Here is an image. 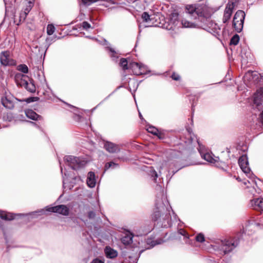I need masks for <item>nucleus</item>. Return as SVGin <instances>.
Segmentation results:
<instances>
[{
    "label": "nucleus",
    "instance_id": "10",
    "mask_svg": "<svg viewBox=\"0 0 263 263\" xmlns=\"http://www.w3.org/2000/svg\"><path fill=\"white\" fill-rule=\"evenodd\" d=\"M158 224H160L161 227L167 228L171 224V216L168 212L163 213L161 219L158 221Z\"/></svg>",
    "mask_w": 263,
    "mask_h": 263
},
{
    "label": "nucleus",
    "instance_id": "48",
    "mask_svg": "<svg viewBox=\"0 0 263 263\" xmlns=\"http://www.w3.org/2000/svg\"><path fill=\"white\" fill-rule=\"evenodd\" d=\"M260 77V74L256 72V80L257 81H258Z\"/></svg>",
    "mask_w": 263,
    "mask_h": 263
},
{
    "label": "nucleus",
    "instance_id": "18",
    "mask_svg": "<svg viewBox=\"0 0 263 263\" xmlns=\"http://www.w3.org/2000/svg\"><path fill=\"white\" fill-rule=\"evenodd\" d=\"M34 4L31 1L27 2V5L26 6L25 8L24 9V10L23 11H22L21 13V18H23V20H24L25 18L26 17L27 14L30 11L31 9L32 8Z\"/></svg>",
    "mask_w": 263,
    "mask_h": 263
},
{
    "label": "nucleus",
    "instance_id": "5",
    "mask_svg": "<svg viewBox=\"0 0 263 263\" xmlns=\"http://www.w3.org/2000/svg\"><path fill=\"white\" fill-rule=\"evenodd\" d=\"M130 69L132 70L133 73L136 76L145 74L146 73V67L137 62L130 63Z\"/></svg>",
    "mask_w": 263,
    "mask_h": 263
},
{
    "label": "nucleus",
    "instance_id": "36",
    "mask_svg": "<svg viewBox=\"0 0 263 263\" xmlns=\"http://www.w3.org/2000/svg\"><path fill=\"white\" fill-rule=\"evenodd\" d=\"M87 217L89 219H93L96 217V213L93 211H90L88 212Z\"/></svg>",
    "mask_w": 263,
    "mask_h": 263
},
{
    "label": "nucleus",
    "instance_id": "30",
    "mask_svg": "<svg viewBox=\"0 0 263 263\" xmlns=\"http://www.w3.org/2000/svg\"><path fill=\"white\" fill-rule=\"evenodd\" d=\"M55 31V27L52 24H48L47 27V33L48 35H52Z\"/></svg>",
    "mask_w": 263,
    "mask_h": 263
},
{
    "label": "nucleus",
    "instance_id": "29",
    "mask_svg": "<svg viewBox=\"0 0 263 263\" xmlns=\"http://www.w3.org/2000/svg\"><path fill=\"white\" fill-rule=\"evenodd\" d=\"M239 41V36L236 34L231 38L230 42V45H237Z\"/></svg>",
    "mask_w": 263,
    "mask_h": 263
},
{
    "label": "nucleus",
    "instance_id": "16",
    "mask_svg": "<svg viewBox=\"0 0 263 263\" xmlns=\"http://www.w3.org/2000/svg\"><path fill=\"white\" fill-rule=\"evenodd\" d=\"M104 253L107 258L113 259L118 255V252L116 250L113 249L109 246H106L104 249Z\"/></svg>",
    "mask_w": 263,
    "mask_h": 263
},
{
    "label": "nucleus",
    "instance_id": "17",
    "mask_svg": "<svg viewBox=\"0 0 263 263\" xmlns=\"http://www.w3.org/2000/svg\"><path fill=\"white\" fill-rule=\"evenodd\" d=\"M25 114L26 116L33 120H43V117L37 114L35 111H34L32 109H27L25 111Z\"/></svg>",
    "mask_w": 263,
    "mask_h": 263
},
{
    "label": "nucleus",
    "instance_id": "45",
    "mask_svg": "<svg viewBox=\"0 0 263 263\" xmlns=\"http://www.w3.org/2000/svg\"><path fill=\"white\" fill-rule=\"evenodd\" d=\"M151 176L152 177H154V180H156V178L158 177V174L155 171H153L151 172Z\"/></svg>",
    "mask_w": 263,
    "mask_h": 263
},
{
    "label": "nucleus",
    "instance_id": "52",
    "mask_svg": "<svg viewBox=\"0 0 263 263\" xmlns=\"http://www.w3.org/2000/svg\"><path fill=\"white\" fill-rule=\"evenodd\" d=\"M238 235H239L240 236L241 235V232H239Z\"/></svg>",
    "mask_w": 263,
    "mask_h": 263
},
{
    "label": "nucleus",
    "instance_id": "21",
    "mask_svg": "<svg viewBox=\"0 0 263 263\" xmlns=\"http://www.w3.org/2000/svg\"><path fill=\"white\" fill-rule=\"evenodd\" d=\"M0 218L5 220H12L15 218L13 214L8 213L5 211L0 212Z\"/></svg>",
    "mask_w": 263,
    "mask_h": 263
},
{
    "label": "nucleus",
    "instance_id": "24",
    "mask_svg": "<svg viewBox=\"0 0 263 263\" xmlns=\"http://www.w3.org/2000/svg\"><path fill=\"white\" fill-rule=\"evenodd\" d=\"M151 16L147 12H144L142 14L141 18L143 22L150 23L153 20Z\"/></svg>",
    "mask_w": 263,
    "mask_h": 263
},
{
    "label": "nucleus",
    "instance_id": "40",
    "mask_svg": "<svg viewBox=\"0 0 263 263\" xmlns=\"http://www.w3.org/2000/svg\"><path fill=\"white\" fill-rule=\"evenodd\" d=\"M82 2L86 5H90L92 3L96 2V0H82Z\"/></svg>",
    "mask_w": 263,
    "mask_h": 263
},
{
    "label": "nucleus",
    "instance_id": "19",
    "mask_svg": "<svg viewBox=\"0 0 263 263\" xmlns=\"http://www.w3.org/2000/svg\"><path fill=\"white\" fill-rule=\"evenodd\" d=\"M87 184L90 187H93L96 185L95 175L93 172L88 173L87 179Z\"/></svg>",
    "mask_w": 263,
    "mask_h": 263
},
{
    "label": "nucleus",
    "instance_id": "46",
    "mask_svg": "<svg viewBox=\"0 0 263 263\" xmlns=\"http://www.w3.org/2000/svg\"><path fill=\"white\" fill-rule=\"evenodd\" d=\"M106 49L109 50L111 53H112V55H113L114 54L116 53L115 50L112 49V48H110L109 47H107Z\"/></svg>",
    "mask_w": 263,
    "mask_h": 263
},
{
    "label": "nucleus",
    "instance_id": "32",
    "mask_svg": "<svg viewBox=\"0 0 263 263\" xmlns=\"http://www.w3.org/2000/svg\"><path fill=\"white\" fill-rule=\"evenodd\" d=\"M18 70L24 73H27L28 72V68L25 64H21L18 65Z\"/></svg>",
    "mask_w": 263,
    "mask_h": 263
},
{
    "label": "nucleus",
    "instance_id": "38",
    "mask_svg": "<svg viewBox=\"0 0 263 263\" xmlns=\"http://www.w3.org/2000/svg\"><path fill=\"white\" fill-rule=\"evenodd\" d=\"M124 243L129 244L132 242V238L128 237H125L122 240Z\"/></svg>",
    "mask_w": 263,
    "mask_h": 263
},
{
    "label": "nucleus",
    "instance_id": "37",
    "mask_svg": "<svg viewBox=\"0 0 263 263\" xmlns=\"http://www.w3.org/2000/svg\"><path fill=\"white\" fill-rule=\"evenodd\" d=\"M171 77L173 80L175 81H179L181 78L180 76L175 72H173Z\"/></svg>",
    "mask_w": 263,
    "mask_h": 263
},
{
    "label": "nucleus",
    "instance_id": "25",
    "mask_svg": "<svg viewBox=\"0 0 263 263\" xmlns=\"http://www.w3.org/2000/svg\"><path fill=\"white\" fill-rule=\"evenodd\" d=\"M16 100H17L19 102H26L27 103H30L33 102L37 101L40 98L37 97H29L25 99H18L17 98H15Z\"/></svg>",
    "mask_w": 263,
    "mask_h": 263
},
{
    "label": "nucleus",
    "instance_id": "34",
    "mask_svg": "<svg viewBox=\"0 0 263 263\" xmlns=\"http://www.w3.org/2000/svg\"><path fill=\"white\" fill-rule=\"evenodd\" d=\"M187 132H188L187 136H188L189 140H188V141H185V142L186 143L191 144L193 142V140H194V136H192L191 133L189 129H187Z\"/></svg>",
    "mask_w": 263,
    "mask_h": 263
},
{
    "label": "nucleus",
    "instance_id": "8",
    "mask_svg": "<svg viewBox=\"0 0 263 263\" xmlns=\"http://www.w3.org/2000/svg\"><path fill=\"white\" fill-rule=\"evenodd\" d=\"M234 8V3L228 4L224 9V14L222 18L223 23H227L230 19Z\"/></svg>",
    "mask_w": 263,
    "mask_h": 263
},
{
    "label": "nucleus",
    "instance_id": "26",
    "mask_svg": "<svg viewBox=\"0 0 263 263\" xmlns=\"http://www.w3.org/2000/svg\"><path fill=\"white\" fill-rule=\"evenodd\" d=\"M178 14L177 13H173L170 16V22L172 23L175 26H177L179 23L178 21Z\"/></svg>",
    "mask_w": 263,
    "mask_h": 263
},
{
    "label": "nucleus",
    "instance_id": "49",
    "mask_svg": "<svg viewBox=\"0 0 263 263\" xmlns=\"http://www.w3.org/2000/svg\"><path fill=\"white\" fill-rule=\"evenodd\" d=\"M139 117H140V118L141 119H143V117H142V116L140 112H139Z\"/></svg>",
    "mask_w": 263,
    "mask_h": 263
},
{
    "label": "nucleus",
    "instance_id": "2",
    "mask_svg": "<svg viewBox=\"0 0 263 263\" xmlns=\"http://www.w3.org/2000/svg\"><path fill=\"white\" fill-rule=\"evenodd\" d=\"M245 13L242 10H238L235 14L232 26L236 31L239 33L243 28Z\"/></svg>",
    "mask_w": 263,
    "mask_h": 263
},
{
    "label": "nucleus",
    "instance_id": "11",
    "mask_svg": "<svg viewBox=\"0 0 263 263\" xmlns=\"http://www.w3.org/2000/svg\"><path fill=\"white\" fill-rule=\"evenodd\" d=\"M1 102L6 108L12 110L14 108V103L13 100L8 96L5 95L1 98Z\"/></svg>",
    "mask_w": 263,
    "mask_h": 263
},
{
    "label": "nucleus",
    "instance_id": "33",
    "mask_svg": "<svg viewBox=\"0 0 263 263\" xmlns=\"http://www.w3.org/2000/svg\"><path fill=\"white\" fill-rule=\"evenodd\" d=\"M195 240L197 242L202 243L205 241L204 235L200 233L196 236Z\"/></svg>",
    "mask_w": 263,
    "mask_h": 263
},
{
    "label": "nucleus",
    "instance_id": "53",
    "mask_svg": "<svg viewBox=\"0 0 263 263\" xmlns=\"http://www.w3.org/2000/svg\"><path fill=\"white\" fill-rule=\"evenodd\" d=\"M172 28H173V27H171V28H170V29H172Z\"/></svg>",
    "mask_w": 263,
    "mask_h": 263
},
{
    "label": "nucleus",
    "instance_id": "51",
    "mask_svg": "<svg viewBox=\"0 0 263 263\" xmlns=\"http://www.w3.org/2000/svg\"><path fill=\"white\" fill-rule=\"evenodd\" d=\"M197 142H198V144L200 145L199 142H198V140H197Z\"/></svg>",
    "mask_w": 263,
    "mask_h": 263
},
{
    "label": "nucleus",
    "instance_id": "43",
    "mask_svg": "<svg viewBox=\"0 0 263 263\" xmlns=\"http://www.w3.org/2000/svg\"><path fill=\"white\" fill-rule=\"evenodd\" d=\"M164 241L162 238H158L155 240V243H154L153 245H160Z\"/></svg>",
    "mask_w": 263,
    "mask_h": 263
},
{
    "label": "nucleus",
    "instance_id": "1",
    "mask_svg": "<svg viewBox=\"0 0 263 263\" xmlns=\"http://www.w3.org/2000/svg\"><path fill=\"white\" fill-rule=\"evenodd\" d=\"M205 6L200 5H187L185 7V12L191 20L194 22H191L183 18L181 20V25L184 27H196L198 25V23H205L209 14L206 12Z\"/></svg>",
    "mask_w": 263,
    "mask_h": 263
},
{
    "label": "nucleus",
    "instance_id": "3",
    "mask_svg": "<svg viewBox=\"0 0 263 263\" xmlns=\"http://www.w3.org/2000/svg\"><path fill=\"white\" fill-rule=\"evenodd\" d=\"M238 239L239 238L238 237L232 239L221 240L220 249L223 251L224 254L230 253L238 246Z\"/></svg>",
    "mask_w": 263,
    "mask_h": 263
},
{
    "label": "nucleus",
    "instance_id": "35",
    "mask_svg": "<svg viewBox=\"0 0 263 263\" xmlns=\"http://www.w3.org/2000/svg\"><path fill=\"white\" fill-rule=\"evenodd\" d=\"M82 26L84 30H87L91 27V25L86 21H84L82 23Z\"/></svg>",
    "mask_w": 263,
    "mask_h": 263
},
{
    "label": "nucleus",
    "instance_id": "20",
    "mask_svg": "<svg viewBox=\"0 0 263 263\" xmlns=\"http://www.w3.org/2000/svg\"><path fill=\"white\" fill-rule=\"evenodd\" d=\"M252 202L254 209L263 211V198H256L253 200Z\"/></svg>",
    "mask_w": 263,
    "mask_h": 263
},
{
    "label": "nucleus",
    "instance_id": "9",
    "mask_svg": "<svg viewBox=\"0 0 263 263\" xmlns=\"http://www.w3.org/2000/svg\"><path fill=\"white\" fill-rule=\"evenodd\" d=\"M253 101L257 108L258 110H261L262 109L261 104L263 102V90L262 89L257 90L254 94Z\"/></svg>",
    "mask_w": 263,
    "mask_h": 263
},
{
    "label": "nucleus",
    "instance_id": "50",
    "mask_svg": "<svg viewBox=\"0 0 263 263\" xmlns=\"http://www.w3.org/2000/svg\"><path fill=\"white\" fill-rule=\"evenodd\" d=\"M237 180H238L239 181H240L241 180V179L239 177H238L237 178Z\"/></svg>",
    "mask_w": 263,
    "mask_h": 263
},
{
    "label": "nucleus",
    "instance_id": "15",
    "mask_svg": "<svg viewBox=\"0 0 263 263\" xmlns=\"http://www.w3.org/2000/svg\"><path fill=\"white\" fill-rule=\"evenodd\" d=\"M105 149L110 153L118 152L120 150L118 146L113 143L107 142L104 144Z\"/></svg>",
    "mask_w": 263,
    "mask_h": 263
},
{
    "label": "nucleus",
    "instance_id": "6",
    "mask_svg": "<svg viewBox=\"0 0 263 263\" xmlns=\"http://www.w3.org/2000/svg\"><path fill=\"white\" fill-rule=\"evenodd\" d=\"M46 210L48 212L59 213L64 216H68L69 213V208L63 204L48 208Z\"/></svg>",
    "mask_w": 263,
    "mask_h": 263
},
{
    "label": "nucleus",
    "instance_id": "12",
    "mask_svg": "<svg viewBox=\"0 0 263 263\" xmlns=\"http://www.w3.org/2000/svg\"><path fill=\"white\" fill-rule=\"evenodd\" d=\"M20 85L21 86L25 87L27 91L31 93H34L36 91L35 86L33 80L32 79L30 81V82H28L25 80L21 79Z\"/></svg>",
    "mask_w": 263,
    "mask_h": 263
},
{
    "label": "nucleus",
    "instance_id": "41",
    "mask_svg": "<svg viewBox=\"0 0 263 263\" xmlns=\"http://www.w3.org/2000/svg\"><path fill=\"white\" fill-rule=\"evenodd\" d=\"M90 263H104V260L100 259L98 258L93 259Z\"/></svg>",
    "mask_w": 263,
    "mask_h": 263
},
{
    "label": "nucleus",
    "instance_id": "22",
    "mask_svg": "<svg viewBox=\"0 0 263 263\" xmlns=\"http://www.w3.org/2000/svg\"><path fill=\"white\" fill-rule=\"evenodd\" d=\"M199 152L200 153L202 158L206 161L213 163H215L216 162H218V160L213 158L210 154L205 153L202 155L200 150H199Z\"/></svg>",
    "mask_w": 263,
    "mask_h": 263
},
{
    "label": "nucleus",
    "instance_id": "44",
    "mask_svg": "<svg viewBox=\"0 0 263 263\" xmlns=\"http://www.w3.org/2000/svg\"><path fill=\"white\" fill-rule=\"evenodd\" d=\"M179 231L180 234L184 236L186 238H188V234L184 230L180 229Z\"/></svg>",
    "mask_w": 263,
    "mask_h": 263
},
{
    "label": "nucleus",
    "instance_id": "7",
    "mask_svg": "<svg viewBox=\"0 0 263 263\" xmlns=\"http://www.w3.org/2000/svg\"><path fill=\"white\" fill-rule=\"evenodd\" d=\"M238 164L245 174H249L250 172V168L249 167V162L246 155L241 156L238 159Z\"/></svg>",
    "mask_w": 263,
    "mask_h": 263
},
{
    "label": "nucleus",
    "instance_id": "27",
    "mask_svg": "<svg viewBox=\"0 0 263 263\" xmlns=\"http://www.w3.org/2000/svg\"><path fill=\"white\" fill-rule=\"evenodd\" d=\"M118 166V164L114 162H107L105 164L104 166V170L106 171L109 168H111L112 169L115 168Z\"/></svg>",
    "mask_w": 263,
    "mask_h": 263
},
{
    "label": "nucleus",
    "instance_id": "13",
    "mask_svg": "<svg viewBox=\"0 0 263 263\" xmlns=\"http://www.w3.org/2000/svg\"><path fill=\"white\" fill-rule=\"evenodd\" d=\"M165 209V208L164 205H162L160 209L159 208L156 207L152 215V220L153 221H157L158 223L160 219H161V216L163 214L162 213V210H164Z\"/></svg>",
    "mask_w": 263,
    "mask_h": 263
},
{
    "label": "nucleus",
    "instance_id": "4",
    "mask_svg": "<svg viewBox=\"0 0 263 263\" xmlns=\"http://www.w3.org/2000/svg\"><path fill=\"white\" fill-rule=\"evenodd\" d=\"M64 161L68 165L74 170H77L83 167L85 164L84 161L81 160L79 157L73 156H66L64 157Z\"/></svg>",
    "mask_w": 263,
    "mask_h": 263
},
{
    "label": "nucleus",
    "instance_id": "31",
    "mask_svg": "<svg viewBox=\"0 0 263 263\" xmlns=\"http://www.w3.org/2000/svg\"><path fill=\"white\" fill-rule=\"evenodd\" d=\"M147 130L148 133H150L153 134L154 135L156 136V135H157V133L159 130H158V129H157V128H156L154 126H149L147 127Z\"/></svg>",
    "mask_w": 263,
    "mask_h": 263
},
{
    "label": "nucleus",
    "instance_id": "42",
    "mask_svg": "<svg viewBox=\"0 0 263 263\" xmlns=\"http://www.w3.org/2000/svg\"><path fill=\"white\" fill-rule=\"evenodd\" d=\"M147 244L150 245L151 247H153L155 245H153L154 243H155V240H153L151 239H147Z\"/></svg>",
    "mask_w": 263,
    "mask_h": 263
},
{
    "label": "nucleus",
    "instance_id": "39",
    "mask_svg": "<svg viewBox=\"0 0 263 263\" xmlns=\"http://www.w3.org/2000/svg\"><path fill=\"white\" fill-rule=\"evenodd\" d=\"M156 136H157L160 139H163L165 138V134L160 130H158L157 135Z\"/></svg>",
    "mask_w": 263,
    "mask_h": 263
},
{
    "label": "nucleus",
    "instance_id": "14",
    "mask_svg": "<svg viewBox=\"0 0 263 263\" xmlns=\"http://www.w3.org/2000/svg\"><path fill=\"white\" fill-rule=\"evenodd\" d=\"M10 52L8 50L2 51L0 53V62L4 66H8L9 63Z\"/></svg>",
    "mask_w": 263,
    "mask_h": 263
},
{
    "label": "nucleus",
    "instance_id": "23",
    "mask_svg": "<svg viewBox=\"0 0 263 263\" xmlns=\"http://www.w3.org/2000/svg\"><path fill=\"white\" fill-rule=\"evenodd\" d=\"M119 64L123 70L130 69V63L128 64L127 60L125 58H121Z\"/></svg>",
    "mask_w": 263,
    "mask_h": 263
},
{
    "label": "nucleus",
    "instance_id": "28",
    "mask_svg": "<svg viewBox=\"0 0 263 263\" xmlns=\"http://www.w3.org/2000/svg\"><path fill=\"white\" fill-rule=\"evenodd\" d=\"M57 37H48L46 38L45 41V47L47 49L50 46V45L56 41Z\"/></svg>",
    "mask_w": 263,
    "mask_h": 263
},
{
    "label": "nucleus",
    "instance_id": "47",
    "mask_svg": "<svg viewBox=\"0 0 263 263\" xmlns=\"http://www.w3.org/2000/svg\"><path fill=\"white\" fill-rule=\"evenodd\" d=\"M260 118H261V122L263 123V111H262V112L260 114Z\"/></svg>",
    "mask_w": 263,
    "mask_h": 263
}]
</instances>
